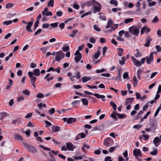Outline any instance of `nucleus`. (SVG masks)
Returning a JSON list of instances; mask_svg holds the SVG:
<instances>
[{"instance_id": "nucleus-1", "label": "nucleus", "mask_w": 161, "mask_h": 161, "mask_svg": "<svg viewBox=\"0 0 161 161\" xmlns=\"http://www.w3.org/2000/svg\"><path fill=\"white\" fill-rule=\"evenodd\" d=\"M28 75L30 78L31 85L34 87H36L35 84L36 80V77L33 76V75L36 76H39L40 75V70L38 69H35L33 70V72L29 71Z\"/></svg>"}, {"instance_id": "nucleus-2", "label": "nucleus", "mask_w": 161, "mask_h": 161, "mask_svg": "<svg viewBox=\"0 0 161 161\" xmlns=\"http://www.w3.org/2000/svg\"><path fill=\"white\" fill-rule=\"evenodd\" d=\"M129 32L136 36H138L139 33V29L135 26H132L129 28Z\"/></svg>"}, {"instance_id": "nucleus-3", "label": "nucleus", "mask_w": 161, "mask_h": 161, "mask_svg": "<svg viewBox=\"0 0 161 161\" xmlns=\"http://www.w3.org/2000/svg\"><path fill=\"white\" fill-rule=\"evenodd\" d=\"M56 55L55 57V60L58 62L60 61L64 57V53L62 50L56 52Z\"/></svg>"}, {"instance_id": "nucleus-4", "label": "nucleus", "mask_w": 161, "mask_h": 161, "mask_svg": "<svg viewBox=\"0 0 161 161\" xmlns=\"http://www.w3.org/2000/svg\"><path fill=\"white\" fill-rule=\"evenodd\" d=\"M22 143L25 146V147L30 152L32 153H36L37 152L36 149L31 145L22 142Z\"/></svg>"}, {"instance_id": "nucleus-5", "label": "nucleus", "mask_w": 161, "mask_h": 161, "mask_svg": "<svg viewBox=\"0 0 161 161\" xmlns=\"http://www.w3.org/2000/svg\"><path fill=\"white\" fill-rule=\"evenodd\" d=\"M134 97H128L125 99V105L126 106V108L127 110H129L131 107L130 104L134 101Z\"/></svg>"}, {"instance_id": "nucleus-6", "label": "nucleus", "mask_w": 161, "mask_h": 161, "mask_svg": "<svg viewBox=\"0 0 161 161\" xmlns=\"http://www.w3.org/2000/svg\"><path fill=\"white\" fill-rule=\"evenodd\" d=\"M114 143V141L112 139L108 137L104 140L103 144L106 147H109L112 145Z\"/></svg>"}, {"instance_id": "nucleus-7", "label": "nucleus", "mask_w": 161, "mask_h": 161, "mask_svg": "<svg viewBox=\"0 0 161 161\" xmlns=\"http://www.w3.org/2000/svg\"><path fill=\"white\" fill-rule=\"evenodd\" d=\"M146 63L148 64H150L153 62V53H151L149 56H146Z\"/></svg>"}, {"instance_id": "nucleus-8", "label": "nucleus", "mask_w": 161, "mask_h": 161, "mask_svg": "<svg viewBox=\"0 0 161 161\" xmlns=\"http://www.w3.org/2000/svg\"><path fill=\"white\" fill-rule=\"evenodd\" d=\"M131 59L132 60L134 65L137 67H140L141 66V63L134 56H132Z\"/></svg>"}, {"instance_id": "nucleus-9", "label": "nucleus", "mask_w": 161, "mask_h": 161, "mask_svg": "<svg viewBox=\"0 0 161 161\" xmlns=\"http://www.w3.org/2000/svg\"><path fill=\"white\" fill-rule=\"evenodd\" d=\"M133 153L135 157L139 156L141 157L142 153L140 149H135L133 150Z\"/></svg>"}, {"instance_id": "nucleus-10", "label": "nucleus", "mask_w": 161, "mask_h": 161, "mask_svg": "<svg viewBox=\"0 0 161 161\" xmlns=\"http://www.w3.org/2000/svg\"><path fill=\"white\" fill-rule=\"evenodd\" d=\"M33 24V22H29L27 23V25L26 27V30L28 32H32L33 31L31 29V27L32 26Z\"/></svg>"}, {"instance_id": "nucleus-11", "label": "nucleus", "mask_w": 161, "mask_h": 161, "mask_svg": "<svg viewBox=\"0 0 161 161\" xmlns=\"http://www.w3.org/2000/svg\"><path fill=\"white\" fill-rule=\"evenodd\" d=\"M67 149L69 151H73L74 149L73 145L71 142H68L66 143Z\"/></svg>"}, {"instance_id": "nucleus-12", "label": "nucleus", "mask_w": 161, "mask_h": 161, "mask_svg": "<svg viewBox=\"0 0 161 161\" xmlns=\"http://www.w3.org/2000/svg\"><path fill=\"white\" fill-rule=\"evenodd\" d=\"M161 142V140H160L158 137H155L153 141V143L156 147H157L159 145Z\"/></svg>"}, {"instance_id": "nucleus-13", "label": "nucleus", "mask_w": 161, "mask_h": 161, "mask_svg": "<svg viewBox=\"0 0 161 161\" xmlns=\"http://www.w3.org/2000/svg\"><path fill=\"white\" fill-rule=\"evenodd\" d=\"M76 72L75 76L73 75L70 77V80L71 81H74V78L75 77H76L77 79H79L80 78L81 75H80V72L78 71H77Z\"/></svg>"}, {"instance_id": "nucleus-14", "label": "nucleus", "mask_w": 161, "mask_h": 161, "mask_svg": "<svg viewBox=\"0 0 161 161\" xmlns=\"http://www.w3.org/2000/svg\"><path fill=\"white\" fill-rule=\"evenodd\" d=\"M157 123L155 121L151 122L149 123L150 128L151 129L155 130L157 128Z\"/></svg>"}, {"instance_id": "nucleus-15", "label": "nucleus", "mask_w": 161, "mask_h": 161, "mask_svg": "<svg viewBox=\"0 0 161 161\" xmlns=\"http://www.w3.org/2000/svg\"><path fill=\"white\" fill-rule=\"evenodd\" d=\"M76 118L70 117L68 119L67 123L69 124H70L76 122Z\"/></svg>"}, {"instance_id": "nucleus-16", "label": "nucleus", "mask_w": 161, "mask_h": 161, "mask_svg": "<svg viewBox=\"0 0 161 161\" xmlns=\"http://www.w3.org/2000/svg\"><path fill=\"white\" fill-rule=\"evenodd\" d=\"M147 41L145 44L144 46L146 47H148L149 46L151 42L152 41L151 39L150 36H147Z\"/></svg>"}, {"instance_id": "nucleus-17", "label": "nucleus", "mask_w": 161, "mask_h": 161, "mask_svg": "<svg viewBox=\"0 0 161 161\" xmlns=\"http://www.w3.org/2000/svg\"><path fill=\"white\" fill-rule=\"evenodd\" d=\"M60 127L54 125L52 126V131L56 132L60 130Z\"/></svg>"}, {"instance_id": "nucleus-18", "label": "nucleus", "mask_w": 161, "mask_h": 161, "mask_svg": "<svg viewBox=\"0 0 161 161\" xmlns=\"http://www.w3.org/2000/svg\"><path fill=\"white\" fill-rule=\"evenodd\" d=\"M14 139L15 140L19 141H22L23 140V138L22 137L20 136L18 134H16L14 136Z\"/></svg>"}, {"instance_id": "nucleus-19", "label": "nucleus", "mask_w": 161, "mask_h": 161, "mask_svg": "<svg viewBox=\"0 0 161 161\" xmlns=\"http://www.w3.org/2000/svg\"><path fill=\"white\" fill-rule=\"evenodd\" d=\"M91 79L90 77L84 76L81 78L82 81L83 82H86Z\"/></svg>"}, {"instance_id": "nucleus-20", "label": "nucleus", "mask_w": 161, "mask_h": 161, "mask_svg": "<svg viewBox=\"0 0 161 161\" xmlns=\"http://www.w3.org/2000/svg\"><path fill=\"white\" fill-rule=\"evenodd\" d=\"M92 1V5L93 7L94 6H101V4L96 1L95 0H91Z\"/></svg>"}, {"instance_id": "nucleus-21", "label": "nucleus", "mask_w": 161, "mask_h": 161, "mask_svg": "<svg viewBox=\"0 0 161 161\" xmlns=\"http://www.w3.org/2000/svg\"><path fill=\"white\" fill-rule=\"evenodd\" d=\"M94 10H93V13H95L96 12H99L100 11L101 9V8L102 7V5H101V6H98L97 7V6H94Z\"/></svg>"}, {"instance_id": "nucleus-22", "label": "nucleus", "mask_w": 161, "mask_h": 161, "mask_svg": "<svg viewBox=\"0 0 161 161\" xmlns=\"http://www.w3.org/2000/svg\"><path fill=\"white\" fill-rule=\"evenodd\" d=\"M110 105L112 107L113 109L114 110L113 112L115 113L117 109V105L113 102L111 101L110 103Z\"/></svg>"}, {"instance_id": "nucleus-23", "label": "nucleus", "mask_w": 161, "mask_h": 161, "mask_svg": "<svg viewBox=\"0 0 161 161\" xmlns=\"http://www.w3.org/2000/svg\"><path fill=\"white\" fill-rule=\"evenodd\" d=\"M117 49L118 50V55L120 57L122 56L123 55L124 49L121 48H118Z\"/></svg>"}, {"instance_id": "nucleus-24", "label": "nucleus", "mask_w": 161, "mask_h": 161, "mask_svg": "<svg viewBox=\"0 0 161 161\" xmlns=\"http://www.w3.org/2000/svg\"><path fill=\"white\" fill-rule=\"evenodd\" d=\"M97 126L98 130L100 131H102L104 129L105 124H102Z\"/></svg>"}, {"instance_id": "nucleus-25", "label": "nucleus", "mask_w": 161, "mask_h": 161, "mask_svg": "<svg viewBox=\"0 0 161 161\" xmlns=\"http://www.w3.org/2000/svg\"><path fill=\"white\" fill-rule=\"evenodd\" d=\"M78 31L77 29H74L72 31V33L69 35V36L72 38H73L75 36Z\"/></svg>"}, {"instance_id": "nucleus-26", "label": "nucleus", "mask_w": 161, "mask_h": 161, "mask_svg": "<svg viewBox=\"0 0 161 161\" xmlns=\"http://www.w3.org/2000/svg\"><path fill=\"white\" fill-rule=\"evenodd\" d=\"M81 100L83 104L86 106L87 105L88 103V101L86 98H81Z\"/></svg>"}, {"instance_id": "nucleus-27", "label": "nucleus", "mask_w": 161, "mask_h": 161, "mask_svg": "<svg viewBox=\"0 0 161 161\" xmlns=\"http://www.w3.org/2000/svg\"><path fill=\"white\" fill-rule=\"evenodd\" d=\"M82 58V55L76 56L75 58V60L76 63L79 62Z\"/></svg>"}, {"instance_id": "nucleus-28", "label": "nucleus", "mask_w": 161, "mask_h": 161, "mask_svg": "<svg viewBox=\"0 0 161 161\" xmlns=\"http://www.w3.org/2000/svg\"><path fill=\"white\" fill-rule=\"evenodd\" d=\"M115 113L117 115L119 119L123 118L125 117H126V114H119V113H117L116 112Z\"/></svg>"}, {"instance_id": "nucleus-29", "label": "nucleus", "mask_w": 161, "mask_h": 161, "mask_svg": "<svg viewBox=\"0 0 161 161\" xmlns=\"http://www.w3.org/2000/svg\"><path fill=\"white\" fill-rule=\"evenodd\" d=\"M109 2L111 4L114 5L115 6H117L118 4V2L116 0H111Z\"/></svg>"}, {"instance_id": "nucleus-30", "label": "nucleus", "mask_w": 161, "mask_h": 161, "mask_svg": "<svg viewBox=\"0 0 161 161\" xmlns=\"http://www.w3.org/2000/svg\"><path fill=\"white\" fill-rule=\"evenodd\" d=\"M42 14L43 16L46 15V16H51L52 15V13L51 12H47L44 13V12H42Z\"/></svg>"}, {"instance_id": "nucleus-31", "label": "nucleus", "mask_w": 161, "mask_h": 161, "mask_svg": "<svg viewBox=\"0 0 161 161\" xmlns=\"http://www.w3.org/2000/svg\"><path fill=\"white\" fill-rule=\"evenodd\" d=\"M54 0H49L48 3L47 7H49L50 6L51 7H53L54 5Z\"/></svg>"}, {"instance_id": "nucleus-32", "label": "nucleus", "mask_w": 161, "mask_h": 161, "mask_svg": "<svg viewBox=\"0 0 161 161\" xmlns=\"http://www.w3.org/2000/svg\"><path fill=\"white\" fill-rule=\"evenodd\" d=\"M49 48V47H42L40 48V50L43 53H45L47 52V49Z\"/></svg>"}, {"instance_id": "nucleus-33", "label": "nucleus", "mask_w": 161, "mask_h": 161, "mask_svg": "<svg viewBox=\"0 0 161 161\" xmlns=\"http://www.w3.org/2000/svg\"><path fill=\"white\" fill-rule=\"evenodd\" d=\"M92 5V1L90 0L87 2H86L84 3V5L85 6H90Z\"/></svg>"}, {"instance_id": "nucleus-34", "label": "nucleus", "mask_w": 161, "mask_h": 161, "mask_svg": "<svg viewBox=\"0 0 161 161\" xmlns=\"http://www.w3.org/2000/svg\"><path fill=\"white\" fill-rule=\"evenodd\" d=\"M133 20V18H128L125 19L124 22L125 24H128L129 22H132Z\"/></svg>"}, {"instance_id": "nucleus-35", "label": "nucleus", "mask_w": 161, "mask_h": 161, "mask_svg": "<svg viewBox=\"0 0 161 161\" xmlns=\"http://www.w3.org/2000/svg\"><path fill=\"white\" fill-rule=\"evenodd\" d=\"M121 74L119 72V71H118V75L117 76H116L115 78V80H119L120 81H121Z\"/></svg>"}, {"instance_id": "nucleus-36", "label": "nucleus", "mask_w": 161, "mask_h": 161, "mask_svg": "<svg viewBox=\"0 0 161 161\" xmlns=\"http://www.w3.org/2000/svg\"><path fill=\"white\" fill-rule=\"evenodd\" d=\"M14 5V4L13 3H8L6 4L5 7L7 8H8L12 7Z\"/></svg>"}, {"instance_id": "nucleus-37", "label": "nucleus", "mask_w": 161, "mask_h": 161, "mask_svg": "<svg viewBox=\"0 0 161 161\" xmlns=\"http://www.w3.org/2000/svg\"><path fill=\"white\" fill-rule=\"evenodd\" d=\"M100 55V52L99 51H97L94 56V58L96 59H97Z\"/></svg>"}, {"instance_id": "nucleus-38", "label": "nucleus", "mask_w": 161, "mask_h": 161, "mask_svg": "<svg viewBox=\"0 0 161 161\" xmlns=\"http://www.w3.org/2000/svg\"><path fill=\"white\" fill-rule=\"evenodd\" d=\"M39 147L42 148L44 150H45V151L48 150L49 151H50L51 150V149L50 148H48V147H45L44 146H43L41 145H39Z\"/></svg>"}, {"instance_id": "nucleus-39", "label": "nucleus", "mask_w": 161, "mask_h": 161, "mask_svg": "<svg viewBox=\"0 0 161 161\" xmlns=\"http://www.w3.org/2000/svg\"><path fill=\"white\" fill-rule=\"evenodd\" d=\"M69 49V46H64L62 48V50L64 52H68Z\"/></svg>"}, {"instance_id": "nucleus-40", "label": "nucleus", "mask_w": 161, "mask_h": 161, "mask_svg": "<svg viewBox=\"0 0 161 161\" xmlns=\"http://www.w3.org/2000/svg\"><path fill=\"white\" fill-rule=\"evenodd\" d=\"M12 23V21L10 20L8 21H4L3 24L4 25H8Z\"/></svg>"}, {"instance_id": "nucleus-41", "label": "nucleus", "mask_w": 161, "mask_h": 161, "mask_svg": "<svg viewBox=\"0 0 161 161\" xmlns=\"http://www.w3.org/2000/svg\"><path fill=\"white\" fill-rule=\"evenodd\" d=\"M58 23L56 22L50 24V26L53 28H56L57 27Z\"/></svg>"}, {"instance_id": "nucleus-42", "label": "nucleus", "mask_w": 161, "mask_h": 161, "mask_svg": "<svg viewBox=\"0 0 161 161\" xmlns=\"http://www.w3.org/2000/svg\"><path fill=\"white\" fill-rule=\"evenodd\" d=\"M39 21L38 20H37L35 23L34 28V30H35L36 29V28L38 26L39 24Z\"/></svg>"}, {"instance_id": "nucleus-43", "label": "nucleus", "mask_w": 161, "mask_h": 161, "mask_svg": "<svg viewBox=\"0 0 161 161\" xmlns=\"http://www.w3.org/2000/svg\"><path fill=\"white\" fill-rule=\"evenodd\" d=\"M38 107L39 108L41 109L42 107L46 108L47 106L45 104H42V103H40L38 104Z\"/></svg>"}, {"instance_id": "nucleus-44", "label": "nucleus", "mask_w": 161, "mask_h": 161, "mask_svg": "<svg viewBox=\"0 0 161 161\" xmlns=\"http://www.w3.org/2000/svg\"><path fill=\"white\" fill-rule=\"evenodd\" d=\"M44 97V95L43 94L39 93L37 94L36 95V97L38 98H42Z\"/></svg>"}, {"instance_id": "nucleus-45", "label": "nucleus", "mask_w": 161, "mask_h": 161, "mask_svg": "<svg viewBox=\"0 0 161 161\" xmlns=\"http://www.w3.org/2000/svg\"><path fill=\"white\" fill-rule=\"evenodd\" d=\"M23 93L25 95L27 96H29L30 95V92L27 89L24 91L23 92Z\"/></svg>"}, {"instance_id": "nucleus-46", "label": "nucleus", "mask_w": 161, "mask_h": 161, "mask_svg": "<svg viewBox=\"0 0 161 161\" xmlns=\"http://www.w3.org/2000/svg\"><path fill=\"white\" fill-rule=\"evenodd\" d=\"M96 41V40L94 37H91L89 39V42L92 43H94Z\"/></svg>"}, {"instance_id": "nucleus-47", "label": "nucleus", "mask_w": 161, "mask_h": 161, "mask_svg": "<svg viewBox=\"0 0 161 161\" xmlns=\"http://www.w3.org/2000/svg\"><path fill=\"white\" fill-rule=\"evenodd\" d=\"M161 108H160V107H158V108L156 110L155 113L154 115V116L155 117H156L158 115L159 111L161 110Z\"/></svg>"}, {"instance_id": "nucleus-48", "label": "nucleus", "mask_w": 161, "mask_h": 161, "mask_svg": "<svg viewBox=\"0 0 161 161\" xmlns=\"http://www.w3.org/2000/svg\"><path fill=\"white\" fill-rule=\"evenodd\" d=\"M55 110L54 108H51L50 110H49L48 112L51 114H53L55 112Z\"/></svg>"}, {"instance_id": "nucleus-49", "label": "nucleus", "mask_w": 161, "mask_h": 161, "mask_svg": "<svg viewBox=\"0 0 161 161\" xmlns=\"http://www.w3.org/2000/svg\"><path fill=\"white\" fill-rule=\"evenodd\" d=\"M123 78L124 79H125L129 77L128 74L127 72H125L123 74Z\"/></svg>"}, {"instance_id": "nucleus-50", "label": "nucleus", "mask_w": 161, "mask_h": 161, "mask_svg": "<svg viewBox=\"0 0 161 161\" xmlns=\"http://www.w3.org/2000/svg\"><path fill=\"white\" fill-rule=\"evenodd\" d=\"M135 56L137 58L139 57H142V54L141 52H137L136 54H135Z\"/></svg>"}, {"instance_id": "nucleus-51", "label": "nucleus", "mask_w": 161, "mask_h": 161, "mask_svg": "<svg viewBox=\"0 0 161 161\" xmlns=\"http://www.w3.org/2000/svg\"><path fill=\"white\" fill-rule=\"evenodd\" d=\"M8 114L6 112L1 113L0 114V116L2 118H4L8 116Z\"/></svg>"}, {"instance_id": "nucleus-52", "label": "nucleus", "mask_w": 161, "mask_h": 161, "mask_svg": "<svg viewBox=\"0 0 161 161\" xmlns=\"http://www.w3.org/2000/svg\"><path fill=\"white\" fill-rule=\"evenodd\" d=\"M93 28L95 30L97 31H101V29L100 28L98 27V26L96 25H94L93 26Z\"/></svg>"}, {"instance_id": "nucleus-53", "label": "nucleus", "mask_w": 161, "mask_h": 161, "mask_svg": "<svg viewBox=\"0 0 161 161\" xmlns=\"http://www.w3.org/2000/svg\"><path fill=\"white\" fill-rule=\"evenodd\" d=\"M91 14V12H86V13H84V14H83L82 15H81V18H83L85 16L88 15L89 14Z\"/></svg>"}, {"instance_id": "nucleus-54", "label": "nucleus", "mask_w": 161, "mask_h": 161, "mask_svg": "<svg viewBox=\"0 0 161 161\" xmlns=\"http://www.w3.org/2000/svg\"><path fill=\"white\" fill-rule=\"evenodd\" d=\"M49 27V24L48 23L43 24L42 26L43 28H47Z\"/></svg>"}, {"instance_id": "nucleus-55", "label": "nucleus", "mask_w": 161, "mask_h": 161, "mask_svg": "<svg viewBox=\"0 0 161 161\" xmlns=\"http://www.w3.org/2000/svg\"><path fill=\"white\" fill-rule=\"evenodd\" d=\"M118 25L117 24H115L114 25V26H110V28H111V29L112 30H113L114 31V30H115V29H116L117 28H118Z\"/></svg>"}, {"instance_id": "nucleus-56", "label": "nucleus", "mask_w": 161, "mask_h": 161, "mask_svg": "<svg viewBox=\"0 0 161 161\" xmlns=\"http://www.w3.org/2000/svg\"><path fill=\"white\" fill-rule=\"evenodd\" d=\"M159 19L157 16H155L152 20V22L153 23H156L158 21Z\"/></svg>"}, {"instance_id": "nucleus-57", "label": "nucleus", "mask_w": 161, "mask_h": 161, "mask_svg": "<svg viewBox=\"0 0 161 161\" xmlns=\"http://www.w3.org/2000/svg\"><path fill=\"white\" fill-rule=\"evenodd\" d=\"M136 99H141V95L138 92H136Z\"/></svg>"}, {"instance_id": "nucleus-58", "label": "nucleus", "mask_w": 161, "mask_h": 161, "mask_svg": "<svg viewBox=\"0 0 161 161\" xmlns=\"http://www.w3.org/2000/svg\"><path fill=\"white\" fill-rule=\"evenodd\" d=\"M158 153V152L156 149L150 153V154L152 155H156Z\"/></svg>"}, {"instance_id": "nucleus-59", "label": "nucleus", "mask_w": 161, "mask_h": 161, "mask_svg": "<svg viewBox=\"0 0 161 161\" xmlns=\"http://www.w3.org/2000/svg\"><path fill=\"white\" fill-rule=\"evenodd\" d=\"M107 50V47H104L103 49V54L104 56L105 55V53Z\"/></svg>"}, {"instance_id": "nucleus-60", "label": "nucleus", "mask_w": 161, "mask_h": 161, "mask_svg": "<svg viewBox=\"0 0 161 161\" xmlns=\"http://www.w3.org/2000/svg\"><path fill=\"white\" fill-rule=\"evenodd\" d=\"M155 47L158 52L161 51V47L159 45H156Z\"/></svg>"}, {"instance_id": "nucleus-61", "label": "nucleus", "mask_w": 161, "mask_h": 161, "mask_svg": "<svg viewBox=\"0 0 161 161\" xmlns=\"http://www.w3.org/2000/svg\"><path fill=\"white\" fill-rule=\"evenodd\" d=\"M156 3L155 2L153 1L152 2H149V3H148V5L150 7H151L155 5Z\"/></svg>"}, {"instance_id": "nucleus-62", "label": "nucleus", "mask_w": 161, "mask_h": 161, "mask_svg": "<svg viewBox=\"0 0 161 161\" xmlns=\"http://www.w3.org/2000/svg\"><path fill=\"white\" fill-rule=\"evenodd\" d=\"M104 161H112L111 160V157L110 156L106 157L104 159Z\"/></svg>"}, {"instance_id": "nucleus-63", "label": "nucleus", "mask_w": 161, "mask_h": 161, "mask_svg": "<svg viewBox=\"0 0 161 161\" xmlns=\"http://www.w3.org/2000/svg\"><path fill=\"white\" fill-rule=\"evenodd\" d=\"M31 133V130H27L25 132V134L27 136H30Z\"/></svg>"}, {"instance_id": "nucleus-64", "label": "nucleus", "mask_w": 161, "mask_h": 161, "mask_svg": "<svg viewBox=\"0 0 161 161\" xmlns=\"http://www.w3.org/2000/svg\"><path fill=\"white\" fill-rule=\"evenodd\" d=\"M160 92H161V85H159L158 87V90L157 92V94H158Z\"/></svg>"}]
</instances>
